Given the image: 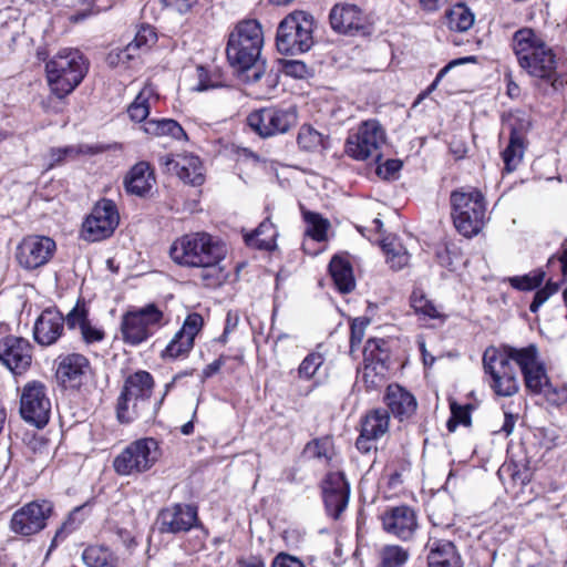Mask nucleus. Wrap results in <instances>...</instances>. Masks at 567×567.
I'll return each instance as SVG.
<instances>
[{"label":"nucleus","mask_w":567,"mask_h":567,"mask_svg":"<svg viewBox=\"0 0 567 567\" xmlns=\"http://www.w3.org/2000/svg\"><path fill=\"white\" fill-rule=\"evenodd\" d=\"M408 557V553L400 546H384L380 550V567H402Z\"/></svg>","instance_id":"de8ad7c7"},{"label":"nucleus","mask_w":567,"mask_h":567,"mask_svg":"<svg viewBox=\"0 0 567 567\" xmlns=\"http://www.w3.org/2000/svg\"><path fill=\"white\" fill-rule=\"evenodd\" d=\"M512 48L518 65L533 79L549 83L554 90L563 85L557 72L558 60L551 47L530 28L513 35Z\"/></svg>","instance_id":"f03ea898"},{"label":"nucleus","mask_w":567,"mask_h":567,"mask_svg":"<svg viewBox=\"0 0 567 567\" xmlns=\"http://www.w3.org/2000/svg\"><path fill=\"white\" fill-rule=\"evenodd\" d=\"M33 347L22 337L7 336L0 340V361L14 374L24 373L32 363Z\"/></svg>","instance_id":"aec40b11"},{"label":"nucleus","mask_w":567,"mask_h":567,"mask_svg":"<svg viewBox=\"0 0 567 567\" xmlns=\"http://www.w3.org/2000/svg\"><path fill=\"white\" fill-rule=\"evenodd\" d=\"M247 122L252 131L266 138L285 134L295 127L298 122V112L295 106L287 109L265 107L250 113Z\"/></svg>","instance_id":"f8f14e48"},{"label":"nucleus","mask_w":567,"mask_h":567,"mask_svg":"<svg viewBox=\"0 0 567 567\" xmlns=\"http://www.w3.org/2000/svg\"><path fill=\"white\" fill-rule=\"evenodd\" d=\"M53 505L49 501H32L17 509L10 519V530L17 535L31 536L47 527Z\"/></svg>","instance_id":"2eb2a0df"},{"label":"nucleus","mask_w":567,"mask_h":567,"mask_svg":"<svg viewBox=\"0 0 567 567\" xmlns=\"http://www.w3.org/2000/svg\"><path fill=\"white\" fill-rule=\"evenodd\" d=\"M323 363L324 358L320 352L308 353L298 367V377L302 380H311Z\"/></svg>","instance_id":"3c124183"},{"label":"nucleus","mask_w":567,"mask_h":567,"mask_svg":"<svg viewBox=\"0 0 567 567\" xmlns=\"http://www.w3.org/2000/svg\"><path fill=\"white\" fill-rule=\"evenodd\" d=\"M435 258L441 266L453 269L458 258L455 245L447 241L439 244L435 248Z\"/></svg>","instance_id":"603ef678"},{"label":"nucleus","mask_w":567,"mask_h":567,"mask_svg":"<svg viewBox=\"0 0 567 567\" xmlns=\"http://www.w3.org/2000/svg\"><path fill=\"white\" fill-rule=\"evenodd\" d=\"M157 40L156 32L151 25H141L134 39L127 44V51H133L137 56L140 52L147 51Z\"/></svg>","instance_id":"49530a36"},{"label":"nucleus","mask_w":567,"mask_h":567,"mask_svg":"<svg viewBox=\"0 0 567 567\" xmlns=\"http://www.w3.org/2000/svg\"><path fill=\"white\" fill-rule=\"evenodd\" d=\"M303 219L307 223L306 235L316 241H324L330 226L328 219L313 212H303Z\"/></svg>","instance_id":"c03bdc74"},{"label":"nucleus","mask_w":567,"mask_h":567,"mask_svg":"<svg viewBox=\"0 0 567 567\" xmlns=\"http://www.w3.org/2000/svg\"><path fill=\"white\" fill-rule=\"evenodd\" d=\"M277 229L269 218H266L250 234L245 235V243L254 248L271 250L276 246Z\"/></svg>","instance_id":"473e14b6"},{"label":"nucleus","mask_w":567,"mask_h":567,"mask_svg":"<svg viewBox=\"0 0 567 567\" xmlns=\"http://www.w3.org/2000/svg\"><path fill=\"white\" fill-rule=\"evenodd\" d=\"M225 245L205 231L190 233L176 238L169 247V257L178 266L199 269L198 278L207 288L224 284L228 272L223 260Z\"/></svg>","instance_id":"f257e3e1"},{"label":"nucleus","mask_w":567,"mask_h":567,"mask_svg":"<svg viewBox=\"0 0 567 567\" xmlns=\"http://www.w3.org/2000/svg\"><path fill=\"white\" fill-rule=\"evenodd\" d=\"M155 386L153 375L145 371L138 370L130 374L123 383L121 392L127 393L144 402H152V394Z\"/></svg>","instance_id":"c85d7f7f"},{"label":"nucleus","mask_w":567,"mask_h":567,"mask_svg":"<svg viewBox=\"0 0 567 567\" xmlns=\"http://www.w3.org/2000/svg\"><path fill=\"white\" fill-rule=\"evenodd\" d=\"M136 55L133 51H127V45L122 49L112 50L106 56V63L112 66L125 65Z\"/></svg>","instance_id":"bf43d9fd"},{"label":"nucleus","mask_w":567,"mask_h":567,"mask_svg":"<svg viewBox=\"0 0 567 567\" xmlns=\"http://www.w3.org/2000/svg\"><path fill=\"white\" fill-rule=\"evenodd\" d=\"M384 402L392 415L400 421L410 419L417 408L414 395L399 384L388 385Z\"/></svg>","instance_id":"bb28decb"},{"label":"nucleus","mask_w":567,"mask_h":567,"mask_svg":"<svg viewBox=\"0 0 567 567\" xmlns=\"http://www.w3.org/2000/svg\"><path fill=\"white\" fill-rule=\"evenodd\" d=\"M51 402L45 385L40 381L24 384L20 395L21 417L37 427L45 426L50 419Z\"/></svg>","instance_id":"ddd939ff"},{"label":"nucleus","mask_w":567,"mask_h":567,"mask_svg":"<svg viewBox=\"0 0 567 567\" xmlns=\"http://www.w3.org/2000/svg\"><path fill=\"white\" fill-rule=\"evenodd\" d=\"M402 167V162L399 159H386L384 163L377 166V174L383 179H393Z\"/></svg>","instance_id":"680f3d73"},{"label":"nucleus","mask_w":567,"mask_h":567,"mask_svg":"<svg viewBox=\"0 0 567 567\" xmlns=\"http://www.w3.org/2000/svg\"><path fill=\"white\" fill-rule=\"evenodd\" d=\"M89 61L79 49H61L45 63L48 85L58 99L71 94L89 71Z\"/></svg>","instance_id":"20e7f679"},{"label":"nucleus","mask_w":567,"mask_h":567,"mask_svg":"<svg viewBox=\"0 0 567 567\" xmlns=\"http://www.w3.org/2000/svg\"><path fill=\"white\" fill-rule=\"evenodd\" d=\"M329 271L337 289L341 293H349L355 287L353 270L350 261L341 256H333L329 264Z\"/></svg>","instance_id":"7c9ffc66"},{"label":"nucleus","mask_w":567,"mask_h":567,"mask_svg":"<svg viewBox=\"0 0 567 567\" xmlns=\"http://www.w3.org/2000/svg\"><path fill=\"white\" fill-rule=\"evenodd\" d=\"M327 136L308 124H303L299 128L297 136V143L300 150L309 153H315L327 148Z\"/></svg>","instance_id":"a19ab883"},{"label":"nucleus","mask_w":567,"mask_h":567,"mask_svg":"<svg viewBox=\"0 0 567 567\" xmlns=\"http://www.w3.org/2000/svg\"><path fill=\"white\" fill-rule=\"evenodd\" d=\"M375 437H370V435H364V432L361 431L359 437L357 439L355 446L362 453H369L372 449H375L374 441Z\"/></svg>","instance_id":"774afa93"},{"label":"nucleus","mask_w":567,"mask_h":567,"mask_svg":"<svg viewBox=\"0 0 567 567\" xmlns=\"http://www.w3.org/2000/svg\"><path fill=\"white\" fill-rule=\"evenodd\" d=\"M161 405L162 401L144 402L121 392L116 401V417L122 424H128L140 419L148 422L155 419Z\"/></svg>","instance_id":"b1692460"},{"label":"nucleus","mask_w":567,"mask_h":567,"mask_svg":"<svg viewBox=\"0 0 567 567\" xmlns=\"http://www.w3.org/2000/svg\"><path fill=\"white\" fill-rule=\"evenodd\" d=\"M163 324L164 313L154 303L127 311L121 322L123 341L130 346H138L152 337Z\"/></svg>","instance_id":"9d476101"},{"label":"nucleus","mask_w":567,"mask_h":567,"mask_svg":"<svg viewBox=\"0 0 567 567\" xmlns=\"http://www.w3.org/2000/svg\"><path fill=\"white\" fill-rule=\"evenodd\" d=\"M388 370H382L379 364L364 362L362 381L367 391L378 390L384 385L386 381Z\"/></svg>","instance_id":"09e8293b"},{"label":"nucleus","mask_w":567,"mask_h":567,"mask_svg":"<svg viewBox=\"0 0 567 567\" xmlns=\"http://www.w3.org/2000/svg\"><path fill=\"white\" fill-rule=\"evenodd\" d=\"M271 567H306L298 557L287 553H279L272 560Z\"/></svg>","instance_id":"69168bd1"},{"label":"nucleus","mask_w":567,"mask_h":567,"mask_svg":"<svg viewBox=\"0 0 567 567\" xmlns=\"http://www.w3.org/2000/svg\"><path fill=\"white\" fill-rule=\"evenodd\" d=\"M145 133L154 136H172L175 140L186 137L178 122L172 118H151L144 123Z\"/></svg>","instance_id":"58836bf2"},{"label":"nucleus","mask_w":567,"mask_h":567,"mask_svg":"<svg viewBox=\"0 0 567 567\" xmlns=\"http://www.w3.org/2000/svg\"><path fill=\"white\" fill-rule=\"evenodd\" d=\"M86 567H117L118 557L106 546L91 545L82 553Z\"/></svg>","instance_id":"c9c22d12"},{"label":"nucleus","mask_w":567,"mask_h":567,"mask_svg":"<svg viewBox=\"0 0 567 567\" xmlns=\"http://www.w3.org/2000/svg\"><path fill=\"white\" fill-rule=\"evenodd\" d=\"M86 505L76 506L73 508L66 518L63 520L61 526L56 529L50 547L49 553L55 549L61 543H63L71 534L76 532L86 518L84 513Z\"/></svg>","instance_id":"2f4dec72"},{"label":"nucleus","mask_w":567,"mask_h":567,"mask_svg":"<svg viewBox=\"0 0 567 567\" xmlns=\"http://www.w3.org/2000/svg\"><path fill=\"white\" fill-rule=\"evenodd\" d=\"M390 422V414L388 410L384 409H374L370 411L362 421L361 431L364 432V435H370V437L380 439L383 436L388 429Z\"/></svg>","instance_id":"4c0bfd02"},{"label":"nucleus","mask_w":567,"mask_h":567,"mask_svg":"<svg viewBox=\"0 0 567 567\" xmlns=\"http://www.w3.org/2000/svg\"><path fill=\"white\" fill-rule=\"evenodd\" d=\"M284 72L292 78L303 79L308 74V68L301 61L290 60L285 62Z\"/></svg>","instance_id":"0e129e2a"},{"label":"nucleus","mask_w":567,"mask_h":567,"mask_svg":"<svg viewBox=\"0 0 567 567\" xmlns=\"http://www.w3.org/2000/svg\"><path fill=\"white\" fill-rule=\"evenodd\" d=\"M517 348L504 344L501 348H487L483 354L485 373L489 374V385L498 396H513L519 390L517 373L512 365L516 363Z\"/></svg>","instance_id":"39448f33"},{"label":"nucleus","mask_w":567,"mask_h":567,"mask_svg":"<svg viewBox=\"0 0 567 567\" xmlns=\"http://www.w3.org/2000/svg\"><path fill=\"white\" fill-rule=\"evenodd\" d=\"M154 182L155 178L151 172L150 164L146 162H138L128 172L124 184L127 193L137 196H145L151 190Z\"/></svg>","instance_id":"cd10ccee"},{"label":"nucleus","mask_w":567,"mask_h":567,"mask_svg":"<svg viewBox=\"0 0 567 567\" xmlns=\"http://www.w3.org/2000/svg\"><path fill=\"white\" fill-rule=\"evenodd\" d=\"M155 95V87L152 84H146L137 94L135 100L130 104L127 114L130 118L136 123L148 121L150 114V99Z\"/></svg>","instance_id":"ea45409f"},{"label":"nucleus","mask_w":567,"mask_h":567,"mask_svg":"<svg viewBox=\"0 0 567 567\" xmlns=\"http://www.w3.org/2000/svg\"><path fill=\"white\" fill-rule=\"evenodd\" d=\"M313 17L301 10L288 14L278 25L276 45L280 53H305L313 45Z\"/></svg>","instance_id":"0eeeda50"},{"label":"nucleus","mask_w":567,"mask_h":567,"mask_svg":"<svg viewBox=\"0 0 567 567\" xmlns=\"http://www.w3.org/2000/svg\"><path fill=\"white\" fill-rule=\"evenodd\" d=\"M381 248L385 255L386 264L394 270H401L409 262V254L394 236L381 240Z\"/></svg>","instance_id":"e433bc0d"},{"label":"nucleus","mask_w":567,"mask_h":567,"mask_svg":"<svg viewBox=\"0 0 567 567\" xmlns=\"http://www.w3.org/2000/svg\"><path fill=\"white\" fill-rule=\"evenodd\" d=\"M203 326L204 319L199 313H189L184 320L182 328L175 333L173 339L162 351L161 357L164 360L186 358L194 348L195 338L202 330Z\"/></svg>","instance_id":"412c9836"},{"label":"nucleus","mask_w":567,"mask_h":567,"mask_svg":"<svg viewBox=\"0 0 567 567\" xmlns=\"http://www.w3.org/2000/svg\"><path fill=\"white\" fill-rule=\"evenodd\" d=\"M329 23L336 33L347 37H369L374 31L369 16L354 3H336L329 12Z\"/></svg>","instance_id":"9b49d317"},{"label":"nucleus","mask_w":567,"mask_h":567,"mask_svg":"<svg viewBox=\"0 0 567 567\" xmlns=\"http://www.w3.org/2000/svg\"><path fill=\"white\" fill-rule=\"evenodd\" d=\"M384 143L385 134L380 123L375 120H368L362 122L355 131L349 133L344 150L355 161L372 159L379 163Z\"/></svg>","instance_id":"1a4fd4ad"},{"label":"nucleus","mask_w":567,"mask_h":567,"mask_svg":"<svg viewBox=\"0 0 567 567\" xmlns=\"http://www.w3.org/2000/svg\"><path fill=\"white\" fill-rule=\"evenodd\" d=\"M81 336L85 343H94L104 339V331L87 321L81 329Z\"/></svg>","instance_id":"e2e57ef3"},{"label":"nucleus","mask_w":567,"mask_h":567,"mask_svg":"<svg viewBox=\"0 0 567 567\" xmlns=\"http://www.w3.org/2000/svg\"><path fill=\"white\" fill-rule=\"evenodd\" d=\"M445 18L449 28L457 32L467 31L474 23V14L463 3H458L449 10Z\"/></svg>","instance_id":"79ce46f5"},{"label":"nucleus","mask_w":567,"mask_h":567,"mask_svg":"<svg viewBox=\"0 0 567 567\" xmlns=\"http://www.w3.org/2000/svg\"><path fill=\"white\" fill-rule=\"evenodd\" d=\"M89 312L85 303L78 301L72 310L64 317L65 324L69 329H81L89 321Z\"/></svg>","instance_id":"864d4df0"},{"label":"nucleus","mask_w":567,"mask_h":567,"mask_svg":"<svg viewBox=\"0 0 567 567\" xmlns=\"http://www.w3.org/2000/svg\"><path fill=\"white\" fill-rule=\"evenodd\" d=\"M369 324V320L365 318H355L350 326V347L354 350L359 347L363 340L365 328Z\"/></svg>","instance_id":"13d9d810"},{"label":"nucleus","mask_w":567,"mask_h":567,"mask_svg":"<svg viewBox=\"0 0 567 567\" xmlns=\"http://www.w3.org/2000/svg\"><path fill=\"white\" fill-rule=\"evenodd\" d=\"M452 417L447 422V429L454 432L458 424L468 426L471 424V414L468 406L457 405L456 403L451 404Z\"/></svg>","instance_id":"6e6d98bb"},{"label":"nucleus","mask_w":567,"mask_h":567,"mask_svg":"<svg viewBox=\"0 0 567 567\" xmlns=\"http://www.w3.org/2000/svg\"><path fill=\"white\" fill-rule=\"evenodd\" d=\"M120 223L117 207L112 199L99 200L85 218L82 236L89 241H100L110 237Z\"/></svg>","instance_id":"4468645a"},{"label":"nucleus","mask_w":567,"mask_h":567,"mask_svg":"<svg viewBox=\"0 0 567 567\" xmlns=\"http://www.w3.org/2000/svg\"><path fill=\"white\" fill-rule=\"evenodd\" d=\"M383 339H369L363 349L364 362L379 364L382 370H388L389 351Z\"/></svg>","instance_id":"37998d69"},{"label":"nucleus","mask_w":567,"mask_h":567,"mask_svg":"<svg viewBox=\"0 0 567 567\" xmlns=\"http://www.w3.org/2000/svg\"><path fill=\"white\" fill-rule=\"evenodd\" d=\"M460 557L451 542H437L427 555V567H458Z\"/></svg>","instance_id":"f704fd0d"},{"label":"nucleus","mask_w":567,"mask_h":567,"mask_svg":"<svg viewBox=\"0 0 567 567\" xmlns=\"http://www.w3.org/2000/svg\"><path fill=\"white\" fill-rule=\"evenodd\" d=\"M454 226L464 237L476 236L485 224L486 205L482 193L462 188L451 195Z\"/></svg>","instance_id":"423d86ee"},{"label":"nucleus","mask_w":567,"mask_h":567,"mask_svg":"<svg viewBox=\"0 0 567 567\" xmlns=\"http://www.w3.org/2000/svg\"><path fill=\"white\" fill-rule=\"evenodd\" d=\"M546 400L554 405H561L567 403V385H553L549 383V386L543 392Z\"/></svg>","instance_id":"052dcab7"},{"label":"nucleus","mask_w":567,"mask_h":567,"mask_svg":"<svg viewBox=\"0 0 567 567\" xmlns=\"http://www.w3.org/2000/svg\"><path fill=\"white\" fill-rule=\"evenodd\" d=\"M197 84L194 90L204 92L212 89L224 86L223 74L218 69L209 70L203 65L196 68Z\"/></svg>","instance_id":"a18cd8bd"},{"label":"nucleus","mask_w":567,"mask_h":567,"mask_svg":"<svg viewBox=\"0 0 567 567\" xmlns=\"http://www.w3.org/2000/svg\"><path fill=\"white\" fill-rule=\"evenodd\" d=\"M90 372V361L83 354H62L56 359L55 377L64 389H80L87 380Z\"/></svg>","instance_id":"4be33fe9"},{"label":"nucleus","mask_w":567,"mask_h":567,"mask_svg":"<svg viewBox=\"0 0 567 567\" xmlns=\"http://www.w3.org/2000/svg\"><path fill=\"white\" fill-rule=\"evenodd\" d=\"M545 278L543 270H534L524 276H514L508 278L511 286L517 290L529 291L538 288Z\"/></svg>","instance_id":"8fccbe9b"},{"label":"nucleus","mask_w":567,"mask_h":567,"mask_svg":"<svg viewBox=\"0 0 567 567\" xmlns=\"http://www.w3.org/2000/svg\"><path fill=\"white\" fill-rule=\"evenodd\" d=\"M56 250L55 241L48 236L29 235L18 244L16 260L18 265L28 270H35L47 265Z\"/></svg>","instance_id":"dca6fc26"},{"label":"nucleus","mask_w":567,"mask_h":567,"mask_svg":"<svg viewBox=\"0 0 567 567\" xmlns=\"http://www.w3.org/2000/svg\"><path fill=\"white\" fill-rule=\"evenodd\" d=\"M475 61V58L474 56H467V58H461V59H456V60H453L451 61L450 63H447L443 69H441L435 78V80L433 81V83L427 87V95L433 91L435 90V87L437 86V83L441 81V79L455 65H460V64H464L466 62H473Z\"/></svg>","instance_id":"338daca9"},{"label":"nucleus","mask_w":567,"mask_h":567,"mask_svg":"<svg viewBox=\"0 0 567 567\" xmlns=\"http://www.w3.org/2000/svg\"><path fill=\"white\" fill-rule=\"evenodd\" d=\"M264 44V33L257 20L237 23L228 37L227 59L231 66L246 72V80L258 82L265 73V63L259 60Z\"/></svg>","instance_id":"7ed1b4c3"},{"label":"nucleus","mask_w":567,"mask_h":567,"mask_svg":"<svg viewBox=\"0 0 567 567\" xmlns=\"http://www.w3.org/2000/svg\"><path fill=\"white\" fill-rule=\"evenodd\" d=\"M158 164L165 172L176 174L185 184L200 186L205 182L203 163L193 154L161 155Z\"/></svg>","instance_id":"6ab92c4d"},{"label":"nucleus","mask_w":567,"mask_h":567,"mask_svg":"<svg viewBox=\"0 0 567 567\" xmlns=\"http://www.w3.org/2000/svg\"><path fill=\"white\" fill-rule=\"evenodd\" d=\"M410 308L414 315L419 316L420 319L425 318V290L422 284L414 286V289L410 296Z\"/></svg>","instance_id":"4d7b16f0"},{"label":"nucleus","mask_w":567,"mask_h":567,"mask_svg":"<svg viewBox=\"0 0 567 567\" xmlns=\"http://www.w3.org/2000/svg\"><path fill=\"white\" fill-rule=\"evenodd\" d=\"M106 150L107 147L101 144H78L64 147H52L49 151L50 163L48 168L51 169L54 166L61 165L68 159H74L80 155H95L103 153Z\"/></svg>","instance_id":"c756f323"},{"label":"nucleus","mask_w":567,"mask_h":567,"mask_svg":"<svg viewBox=\"0 0 567 567\" xmlns=\"http://www.w3.org/2000/svg\"><path fill=\"white\" fill-rule=\"evenodd\" d=\"M511 136L509 143L506 148L502 152V157L505 164V169L511 173L517 168L519 163L523 159L525 144H524V134L520 130L514 127L511 124Z\"/></svg>","instance_id":"72a5a7b5"},{"label":"nucleus","mask_w":567,"mask_h":567,"mask_svg":"<svg viewBox=\"0 0 567 567\" xmlns=\"http://www.w3.org/2000/svg\"><path fill=\"white\" fill-rule=\"evenodd\" d=\"M515 353L516 364L522 371L526 389L533 394H543L550 380L545 363L539 358L537 346L517 348Z\"/></svg>","instance_id":"f3484780"},{"label":"nucleus","mask_w":567,"mask_h":567,"mask_svg":"<svg viewBox=\"0 0 567 567\" xmlns=\"http://www.w3.org/2000/svg\"><path fill=\"white\" fill-rule=\"evenodd\" d=\"M64 327L63 313L53 307L45 308L34 322L33 339L43 347L55 344L63 336Z\"/></svg>","instance_id":"393cba45"},{"label":"nucleus","mask_w":567,"mask_h":567,"mask_svg":"<svg viewBox=\"0 0 567 567\" xmlns=\"http://www.w3.org/2000/svg\"><path fill=\"white\" fill-rule=\"evenodd\" d=\"M331 442L328 437L316 439L306 445L305 452L317 460H330Z\"/></svg>","instance_id":"5fc2aeb1"},{"label":"nucleus","mask_w":567,"mask_h":567,"mask_svg":"<svg viewBox=\"0 0 567 567\" xmlns=\"http://www.w3.org/2000/svg\"><path fill=\"white\" fill-rule=\"evenodd\" d=\"M157 524L161 533H186L199 525L198 509L190 504H172L159 511Z\"/></svg>","instance_id":"a211bd4d"},{"label":"nucleus","mask_w":567,"mask_h":567,"mask_svg":"<svg viewBox=\"0 0 567 567\" xmlns=\"http://www.w3.org/2000/svg\"><path fill=\"white\" fill-rule=\"evenodd\" d=\"M381 519L386 533L403 540L409 539L417 526L414 511L404 505L388 508Z\"/></svg>","instance_id":"a878e982"},{"label":"nucleus","mask_w":567,"mask_h":567,"mask_svg":"<svg viewBox=\"0 0 567 567\" xmlns=\"http://www.w3.org/2000/svg\"><path fill=\"white\" fill-rule=\"evenodd\" d=\"M322 496L329 516L338 519L347 508L350 486L342 473H329L322 484Z\"/></svg>","instance_id":"5701e85b"},{"label":"nucleus","mask_w":567,"mask_h":567,"mask_svg":"<svg viewBox=\"0 0 567 567\" xmlns=\"http://www.w3.org/2000/svg\"><path fill=\"white\" fill-rule=\"evenodd\" d=\"M161 449L153 437L130 443L113 460V468L121 476H137L150 471L159 460Z\"/></svg>","instance_id":"6e6552de"}]
</instances>
